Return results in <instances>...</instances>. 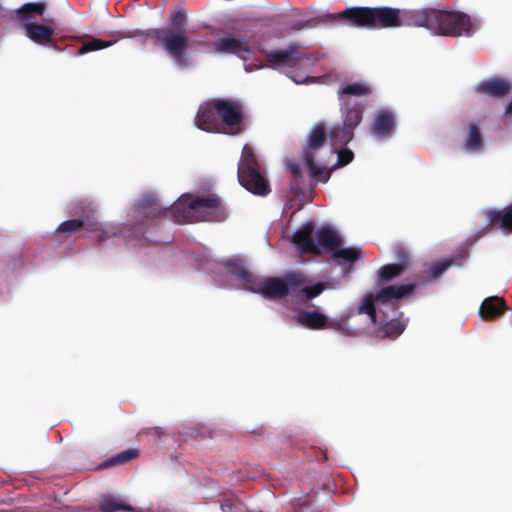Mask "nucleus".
Here are the masks:
<instances>
[{
	"instance_id": "obj_1",
	"label": "nucleus",
	"mask_w": 512,
	"mask_h": 512,
	"mask_svg": "<svg viewBox=\"0 0 512 512\" xmlns=\"http://www.w3.org/2000/svg\"><path fill=\"white\" fill-rule=\"evenodd\" d=\"M186 24L185 12L177 10L170 15L166 27L141 31L139 35L153 39L155 44L163 49L176 66L186 68L190 64L187 56L190 41L187 35Z\"/></svg>"
},
{
	"instance_id": "obj_2",
	"label": "nucleus",
	"mask_w": 512,
	"mask_h": 512,
	"mask_svg": "<svg viewBox=\"0 0 512 512\" xmlns=\"http://www.w3.org/2000/svg\"><path fill=\"white\" fill-rule=\"evenodd\" d=\"M165 212L166 217L178 224L192 223L195 220L221 222L227 218L225 206L215 195L184 194Z\"/></svg>"
},
{
	"instance_id": "obj_3",
	"label": "nucleus",
	"mask_w": 512,
	"mask_h": 512,
	"mask_svg": "<svg viewBox=\"0 0 512 512\" xmlns=\"http://www.w3.org/2000/svg\"><path fill=\"white\" fill-rule=\"evenodd\" d=\"M400 9L389 6L350 7L332 15V19L352 27L388 29L399 27Z\"/></svg>"
},
{
	"instance_id": "obj_4",
	"label": "nucleus",
	"mask_w": 512,
	"mask_h": 512,
	"mask_svg": "<svg viewBox=\"0 0 512 512\" xmlns=\"http://www.w3.org/2000/svg\"><path fill=\"white\" fill-rule=\"evenodd\" d=\"M237 177L239 183L249 192L266 196L271 192L262 165L252 147L245 145L238 163Z\"/></svg>"
},
{
	"instance_id": "obj_5",
	"label": "nucleus",
	"mask_w": 512,
	"mask_h": 512,
	"mask_svg": "<svg viewBox=\"0 0 512 512\" xmlns=\"http://www.w3.org/2000/svg\"><path fill=\"white\" fill-rule=\"evenodd\" d=\"M435 19L431 31L444 36H471L477 29V22L459 11L435 10Z\"/></svg>"
},
{
	"instance_id": "obj_6",
	"label": "nucleus",
	"mask_w": 512,
	"mask_h": 512,
	"mask_svg": "<svg viewBox=\"0 0 512 512\" xmlns=\"http://www.w3.org/2000/svg\"><path fill=\"white\" fill-rule=\"evenodd\" d=\"M266 64L260 68L269 67L279 69L281 67H301L309 69L314 66L318 58L312 53H305L300 50L298 44H290L286 49L267 52L265 54Z\"/></svg>"
},
{
	"instance_id": "obj_7",
	"label": "nucleus",
	"mask_w": 512,
	"mask_h": 512,
	"mask_svg": "<svg viewBox=\"0 0 512 512\" xmlns=\"http://www.w3.org/2000/svg\"><path fill=\"white\" fill-rule=\"evenodd\" d=\"M299 285V276L295 272H289L282 277L257 278L251 292L259 293L269 300H280L296 294Z\"/></svg>"
},
{
	"instance_id": "obj_8",
	"label": "nucleus",
	"mask_w": 512,
	"mask_h": 512,
	"mask_svg": "<svg viewBox=\"0 0 512 512\" xmlns=\"http://www.w3.org/2000/svg\"><path fill=\"white\" fill-rule=\"evenodd\" d=\"M327 139L326 127L323 123H317L311 129L307 143L303 149L305 164L312 178L327 182L330 178V172H325L324 168L316 165L315 155L324 146Z\"/></svg>"
},
{
	"instance_id": "obj_9",
	"label": "nucleus",
	"mask_w": 512,
	"mask_h": 512,
	"mask_svg": "<svg viewBox=\"0 0 512 512\" xmlns=\"http://www.w3.org/2000/svg\"><path fill=\"white\" fill-rule=\"evenodd\" d=\"M215 107L221 119L223 134L238 135L243 132L245 112L244 106L240 101L215 99Z\"/></svg>"
},
{
	"instance_id": "obj_10",
	"label": "nucleus",
	"mask_w": 512,
	"mask_h": 512,
	"mask_svg": "<svg viewBox=\"0 0 512 512\" xmlns=\"http://www.w3.org/2000/svg\"><path fill=\"white\" fill-rule=\"evenodd\" d=\"M435 10L428 9H400L399 13V27L402 26H416L425 27L431 31V26L435 19Z\"/></svg>"
},
{
	"instance_id": "obj_11",
	"label": "nucleus",
	"mask_w": 512,
	"mask_h": 512,
	"mask_svg": "<svg viewBox=\"0 0 512 512\" xmlns=\"http://www.w3.org/2000/svg\"><path fill=\"white\" fill-rule=\"evenodd\" d=\"M195 123L199 129L206 132L223 134L221 119L218 112H216L215 99L198 110Z\"/></svg>"
},
{
	"instance_id": "obj_12",
	"label": "nucleus",
	"mask_w": 512,
	"mask_h": 512,
	"mask_svg": "<svg viewBox=\"0 0 512 512\" xmlns=\"http://www.w3.org/2000/svg\"><path fill=\"white\" fill-rule=\"evenodd\" d=\"M27 38L37 45L45 47L55 46V29L51 22L49 23H29L24 30Z\"/></svg>"
},
{
	"instance_id": "obj_13",
	"label": "nucleus",
	"mask_w": 512,
	"mask_h": 512,
	"mask_svg": "<svg viewBox=\"0 0 512 512\" xmlns=\"http://www.w3.org/2000/svg\"><path fill=\"white\" fill-rule=\"evenodd\" d=\"M216 52L223 54H234L243 60H247L253 52L252 47L247 41L239 40L234 37H223L213 43Z\"/></svg>"
},
{
	"instance_id": "obj_14",
	"label": "nucleus",
	"mask_w": 512,
	"mask_h": 512,
	"mask_svg": "<svg viewBox=\"0 0 512 512\" xmlns=\"http://www.w3.org/2000/svg\"><path fill=\"white\" fill-rule=\"evenodd\" d=\"M314 223L307 222L299 227L292 236L293 244L302 253L320 255L321 251L313 240Z\"/></svg>"
},
{
	"instance_id": "obj_15",
	"label": "nucleus",
	"mask_w": 512,
	"mask_h": 512,
	"mask_svg": "<svg viewBox=\"0 0 512 512\" xmlns=\"http://www.w3.org/2000/svg\"><path fill=\"white\" fill-rule=\"evenodd\" d=\"M47 5L45 2H30L22 5L14 11L13 20L18 23L23 30L29 23H36L37 16H43Z\"/></svg>"
},
{
	"instance_id": "obj_16",
	"label": "nucleus",
	"mask_w": 512,
	"mask_h": 512,
	"mask_svg": "<svg viewBox=\"0 0 512 512\" xmlns=\"http://www.w3.org/2000/svg\"><path fill=\"white\" fill-rule=\"evenodd\" d=\"M395 116L389 110H380L371 123V134L377 138H388L395 129Z\"/></svg>"
},
{
	"instance_id": "obj_17",
	"label": "nucleus",
	"mask_w": 512,
	"mask_h": 512,
	"mask_svg": "<svg viewBox=\"0 0 512 512\" xmlns=\"http://www.w3.org/2000/svg\"><path fill=\"white\" fill-rule=\"evenodd\" d=\"M511 90V84L504 78L492 77L481 81L476 91L478 93L493 97L501 98L506 96Z\"/></svg>"
},
{
	"instance_id": "obj_18",
	"label": "nucleus",
	"mask_w": 512,
	"mask_h": 512,
	"mask_svg": "<svg viewBox=\"0 0 512 512\" xmlns=\"http://www.w3.org/2000/svg\"><path fill=\"white\" fill-rule=\"evenodd\" d=\"M295 321L310 330H323L332 327V322L328 317L318 311H300L295 316Z\"/></svg>"
},
{
	"instance_id": "obj_19",
	"label": "nucleus",
	"mask_w": 512,
	"mask_h": 512,
	"mask_svg": "<svg viewBox=\"0 0 512 512\" xmlns=\"http://www.w3.org/2000/svg\"><path fill=\"white\" fill-rule=\"evenodd\" d=\"M416 288L415 283L401 284V285H390L382 288L376 293V299L378 302L386 303L393 299L399 300L407 297L414 292Z\"/></svg>"
},
{
	"instance_id": "obj_20",
	"label": "nucleus",
	"mask_w": 512,
	"mask_h": 512,
	"mask_svg": "<svg viewBox=\"0 0 512 512\" xmlns=\"http://www.w3.org/2000/svg\"><path fill=\"white\" fill-rule=\"evenodd\" d=\"M166 209L161 207L153 196H144L136 205L137 213L146 220L166 217Z\"/></svg>"
},
{
	"instance_id": "obj_21",
	"label": "nucleus",
	"mask_w": 512,
	"mask_h": 512,
	"mask_svg": "<svg viewBox=\"0 0 512 512\" xmlns=\"http://www.w3.org/2000/svg\"><path fill=\"white\" fill-rule=\"evenodd\" d=\"M486 216L488 226L497 227L507 233H512V206L504 210H488Z\"/></svg>"
},
{
	"instance_id": "obj_22",
	"label": "nucleus",
	"mask_w": 512,
	"mask_h": 512,
	"mask_svg": "<svg viewBox=\"0 0 512 512\" xmlns=\"http://www.w3.org/2000/svg\"><path fill=\"white\" fill-rule=\"evenodd\" d=\"M506 310L505 302L502 298L492 296L486 298L481 306L479 313L482 319L489 321L500 317Z\"/></svg>"
},
{
	"instance_id": "obj_23",
	"label": "nucleus",
	"mask_w": 512,
	"mask_h": 512,
	"mask_svg": "<svg viewBox=\"0 0 512 512\" xmlns=\"http://www.w3.org/2000/svg\"><path fill=\"white\" fill-rule=\"evenodd\" d=\"M295 275L299 276L300 285L296 288V294L301 300H311L319 296L325 289V283H316L314 285H308L309 281L307 277L301 272H295Z\"/></svg>"
},
{
	"instance_id": "obj_24",
	"label": "nucleus",
	"mask_w": 512,
	"mask_h": 512,
	"mask_svg": "<svg viewBox=\"0 0 512 512\" xmlns=\"http://www.w3.org/2000/svg\"><path fill=\"white\" fill-rule=\"evenodd\" d=\"M317 246L331 253L342 245L338 233L330 227L323 226L316 231Z\"/></svg>"
},
{
	"instance_id": "obj_25",
	"label": "nucleus",
	"mask_w": 512,
	"mask_h": 512,
	"mask_svg": "<svg viewBox=\"0 0 512 512\" xmlns=\"http://www.w3.org/2000/svg\"><path fill=\"white\" fill-rule=\"evenodd\" d=\"M378 327L376 328L375 334L379 339H391L394 340L399 337L405 330L406 324L400 320H390L386 322L378 321Z\"/></svg>"
},
{
	"instance_id": "obj_26",
	"label": "nucleus",
	"mask_w": 512,
	"mask_h": 512,
	"mask_svg": "<svg viewBox=\"0 0 512 512\" xmlns=\"http://www.w3.org/2000/svg\"><path fill=\"white\" fill-rule=\"evenodd\" d=\"M227 268L229 274L236 277L245 289L252 291V286L255 285L257 277L248 271L241 262L231 261Z\"/></svg>"
},
{
	"instance_id": "obj_27",
	"label": "nucleus",
	"mask_w": 512,
	"mask_h": 512,
	"mask_svg": "<svg viewBox=\"0 0 512 512\" xmlns=\"http://www.w3.org/2000/svg\"><path fill=\"white\" fill-rule=\"evenodd\" d=\"M372 94L370 85L365 82H354L343 85L338 91L339 100L344 101L346 97H363Z\"/></svg>"
},
{
	"instance_id": "obj_28",
	"label": "nucleus",
	"mask_w": 512,
	"mask_h": 512,
	"mask_svg": "<svg viewBox=\"0 0 512 512\" xmlns=\"http://www.w3.org/2000/svg\"><path fill=\"white\" fill-rule=\"evenodd\" d=\"M375 302H378L376 299V293H368L366 294L359 304L357 308V314H366L369 316L371 322L374 325L378 324V315L375 308Z\"/></svg>"
},
{
	"instance_id": "obj_29",
	"label": "nucleus",
	"mask_w": 512,
	"mask_h": 512,
	"mask_svg": "<svg viewBox=\"0 0 512 512\" xmlns=\"http://www.w3.org/2000/svg\"><path fill=\"white\" fill-rule=\"evenodd\" d=\"M329 137L334 144L346 145L354 137V130L345 124H338L331 128Z\"/></svg>"
},
{
	"instance_id": "obj_30",
	"label": "nucleus",
	"mask_w": 512,
	"mask_h": 512,
	"mask_svg": "<svg viewBox=\"0 0 512 512\" xmlns=\"http://www.w3.org/2000/svg\"><path fill=\"white\" fill-rule=\"evenodd\" d=\"M139 456V451L135 448H130L125 451H121L105 460L100 468H109L116 465L125 464Z\"/></svg>"
},
{
	"instance_id": "obj_31",
	"label": "nucleus",
	"mask_w": 512,
	"mask_h": 512,
	"mask_svg": "<svg viewBox=\"0 0 512 512\" xmlns=\"http://www.w3.org/2000/svg\"><path fill=\"white\" fill-rule=\"evenodd\" d=\"M100 510L102 512L134 511V508L117 497L107 495L100 500Z\"/></svg>"
},
{
	"instance_id": "obj_32",
	"label": "nucleus",
	"mask_w": 512,
	"mask_h": 512,
	"mask_svg": "<svg viewBox=\"0 0 512 512\" xmlns=\"http://www.w3.org/2000/svg\"><path fill=\"white\" fill-rule=\"evenodd\" d=\"M84 227H86L87 229H89L91 231L98 230L97 223H86L84 220H81V219H71V220H67V221H64L63 223H61L59 225V227L57 228V232L73 233V232H76Z\"/></svg>"
},
{
	"instance_id": "obj_33",
	"label": "nucleus",
	"mask_w": 512,
	"mask_h": 512,
	"mask_svg": "<svg viewBox=\"0 0 512 512\" xmlns=\"http://www.w3.org/2000/svg\"><path fill=\"white\" fill-rule=\"evenodd\" d=\"M405 266L396 263L386 264L378 270V282H390L405 272Z\"/></svg>"
},
{
	"instance_id": "obj_34",
	"label": "nucleus",
	"mask_w": 512,
	"mask_h": 512,
	"mask_svg": "<svg viewBox=\"0 0 512 512\" xmlns=\"http://www.w3.org/2000/svg\"><path fill=\"white\" fill-rule=\"evenodd\" d=\"M363 119V107L356 103L351 108H348L343 113V124L355 130V128L361 123Z\"/></svg>"
},
{
	"instance_id": "obj_35",
	"label": "nucleus",
	"mask_w": 512,
	"mask_h": 512,
	"mask_svg": "<svg viewBox=\"0 0 512 512\" xmlns=\"http://www.w3.org/2000/svg\"><path fill=\"white\" fill-rule=\"evenodd\" d=\"M464 146L469 151H479L483 146V138L479 127L476 124H470L468 135Z\"/></svg>"
},
{
	"instance_id": "obj_36",
	"label": "nucleus",
	"mask_w": 512,
	"mask_h": 512,
	"mask_svg": "<svg viewBox=\"0 0 512 512\" xmlns=\"http://www.w3.org/2000/svg\"><path fill=\"white\" fill-rule=\"evenodd\" d=\"M334 260H343L346 263H354L361 258V250L357 248H335L332 252Z\"/></svg>"
},
{
	"instance_id": "obj_37",
	"label": "nucleus",
	"mask_w": 512,
	"mask_h": 512,
	"mask_svg": "<svg viewBox=\"0 0 512 512\" xmlns=\"http://www.w3.org/2000/svg\"><path fill=\"white\" fill-rule=\"evenodd\" d=\"M112 44V41H105L98 38H90L89 40L84 41L82 45L78 48V54L82 55L88 52L104 49L110 47Z\"/></svg>"
},
{
	"instance_id": "obj_38",
	"label": "nucleus",
	"mask_w": 512,
	"mask_h": 512,
	"mask_svg": "<svg viewBox=\"0 0 512 512\" xmlns=\"http://www.w3.org/2000/svg\"><path fill=\"white\" fill-rule=\"evenodd\" d=\"M287 169L293 176V182L291 183V191L297 194L300 191V184L303 178L301 168L296 162L287 163Z\"/></svg>"
},
{
	"instance_id": "obj_39",
	"label": "nucleus",
	"mask_w": 512,
	"mask_h": 512,
	"mask_svg": "<svg viewBox=\"0 0 512 512\" xmlns=\"http://www.w3.org/2000/svg\"><path fill=\"white\" fill-rule=\"evenodd\" d=\"M453 260L445 259L436 263H433L429 267V276L433 279L440 277L451 265Z\"/></svg>"
},
{
	"instance_id": "obj_40",
	"label": "nucleus",
	"mask_w": 512,
	"mask_h": 512,
	"mask_svg": "<svg viewBox=\"0 0 512 512\" xmlns=\"http://www.w3.org/2000/svg\"><path fill=\"white\" fill-rule=\"evenodd\" d=\"M395 258L397 260L396 264L405 266V270L411 266L410 253L404 247H396Z\"/></svg>"
},
{
	"instance_id": "obj_41",
	"label": "nucleus",
	"mask_w": 512,
	"mask_h": 512,
	"mask_svg": "<svg viewBox=\"0 0 512 512\" xmlns=\"http://www.w3.org/2000/svg\"><path fill=\"white\" fill-rule=\"evenodd\" d=\"M354 158V154L349 149H341L338 151V165L343 167L348 165Z\"/></svg>"
},
{
	"instance_id": "obj_42",
	"label": "nucleus",
	"mask_w": 512,
	"mask_h": 512,
	"mask_svg": "<svg viewBox=\"0 0 512 512\" xmlns=\"http://www.w3.org/2000/svg\"><path fill=\"white\" fill-rule=\"evenodd\" d=\"M289 77L297 84L317 83L316 77L304 76L301 73L289 74Z\"/></svg>"
},
{
	"instance_id": "obj_43",
	"label": "nucleus",
	"mask_w": 512,
	"mask_h": 512,
	"mask_svg": "<svg viewBox=\"0 0 512 512\" xmlns=\"http://www.w3.org/2000/svg\"><path fill=\"white\" fill-rule=\"evenodd\" d=\"M307 24H308V21L297 20V21L290 23L289 26L291 29L299 31V30L303 29L304 27H306Z\"/></svg>"
},
{
	"instance_id": "obj_44",
	"label": "nucleus",
	"mask_w": 512,
	"mask_h": 512,
	"mask_svg": "<svg viewBox=\"0 0 512 512\" xmlns=\"http://www.w3.org/2000/svg\"><path fill=\"white\" fill-rule=\"evenodd\" d=\"M298 512H311L307 506H301Z\"/></svg>"
},
{
	"instance_id": "obj_45",
	"label": "nucleus",
	"mask_w": 512,
	"mask_h": 512,
	"mask_svg": "<svg viewBox=\"0 0 512 512\" xmlns=\"http://www.w3.org/2000/svg\"><path fill=\"white\" fill-rule=\"evenodd\" d=\"M185 435H187V436H193V433H192V432H191V433L186 432V433H185Z\"/></svg>"
}]
</instances>
